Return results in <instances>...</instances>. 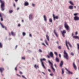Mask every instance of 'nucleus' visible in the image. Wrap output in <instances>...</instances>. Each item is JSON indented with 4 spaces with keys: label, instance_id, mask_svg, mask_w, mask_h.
<instances>
[{
    "label": "nucleus",
    "instance_id": "f257e3e1",
    "mask_svg": "<svg viewBox=\"0 0 79 79\" xmlns=\"http://www.w3.org/2000/svg\"><path fill=\"white\" fill-rule=\"evenodd\" d=\"M0 3H1V8L2 11L5 10V2L2 0H0Z\"/></svg>",
    "mask_w": 79,
    "mask_h": 79
},
{
    "label": "nucleus",
    "instance_id": "f03ea898",
    "mask_svg": "<svg viewBox=\"0 0 79 79\" xmlns=\"http://www.w3.org/2000/svg\"><path fill=\"white\" fill-rule=\"evenodd\" d=\"M64 58H66V60H68L69 58L68 57V54L66 52V51L65 50L64 51Z\"/></svg>",
    "mask_w": 79,
    "mask_h": 79
},
{
    "label": "nucleus",
    "instance_id": "7ed1b4c3",
    "mask_svg": "<svg viewBox=\"0 0 79 79\" xmlns=\"http://www.w3.org/2000/svg\"><path fill=\"white\" fill-rule=\"evenodd\" d=\"M65 44H66V45L67 47L68 50H69V47H68V44H69V47H72V46L71 45V44H70L69 42H67V41L66 40L65 41Z\"/></svg>",
    "mask_w": 79,
    "mask_h": 79
},
{
    "label": "nucleus",
    "instance_id": "20e7f679",
    "mask_svg": "<svg viewBox=\"0 0 79 79\" xmlns=\"http://www.w3.org/2000/svg\"><path fill=\"white\" fill-rule=\"evenodd\" d=\"M45 60H46L45 58L40 59V61L41 63V64L43 67V68H44V69H46V68H45V65H44V62H43L42 61L43 60L45 61Z\"/></svg>",
    "mask_w": 79,
    "mask_h": 79
},
{
    "label": "nucleus",
    "instance_id": "39448f33",
    "mask_svg": "<svg viewBox=\"0 0 79 79\" xmlns=\"http://www.w3.org/2000/svg\"><path fill=\"white\" fill-rule=\"evenodd\" d=\"M48 62L49 63V64H51V68L52 69V70L53 71H55V70L53 67V64H52V62H50V60H49L48 61Z\"/></svg>",
    "mask_w": 79,
    "mask_h": 79
},
{
    "label": "nucleus",
    "instance_id": "423d86ee",
    "mask_svg": "<svg viewBox=\"0 0 79 79\" xmlns=\"http://www.w3.org/2000/svg\"><path fill=\"white\" fill-rule=\"evenodd\" d=\"M64 27L66 29V30H69V27L68 25V24H67V23H66V22L65 23Z\"/></svg>",
    "mask_w": 79,
    "mask_h": 79
},
{
    "label": "nucleus",
    "instance_id": "0eeeda50",
    "mask_svg": "<svg viewBox=\"0 0 79 79\" xmlns=\"http://www.w3.org/2000/svg\"><path fill=\"white\" fill-rule=\"evenodd\" d=\"M61 33L63 37H65V36L64 35V34H66V30H64L63 31H61Z\"/></svg>",
    "mask_w": 79,
    "mask_h": 79
},
{
    "label": "nucleus",
    "instance_id": "6e6552de",
    "mask_svg": "<svg viewBox=\"0 0 79 79\" xmlns=\"http://www.w3.org/2000/svg\"><path fill=\"white\" fill-rule=\"evenodd\" d=\"M0 24L1 25V26L2 28H3L4 29V28H5V30H7V28H6V27L4 26L2 24V23L1 22H0Z\"/></svg>",
    "mask_w": 79,
    "mask_h": 79
},
{
    "label": "nucleus",
    "instance_id": "1a4fd4ad",
    "mask_svg": "<svg viewBox=\"0 0 79 79\" xmlns=\"http://www.w3.org/2000/svg\"><path fill=\"white\" fill-rule=\"evenodd\" d=\"M53 17L54 20H55V19H58V16H55L54 14H53Z\"/></svg>",
    "mask_w": 79,
    "mask_h": 79
},
{
    "label": "nucleus",
    "instance_id": "9d476101",
    "mask_svg": "<svg viewBox=\"0 0 79 79\" xmlns=\"http://www.w3.org/2000/svg\"><path fill=\"white\" fill-rule=\"evenodd\" d=\"M4 69L3 68H0V72L1 73H3V71H4Z\"/></svg>",
    "mask_w": 79,
    "mask_h": 79
},
{
    "label": "nucleus",
    "instance_id": "9b49d317",
    "mask_svg": "<svg viewBox=\"0 0 79 79\" xmlns=\"http://www.w3.org/2000/svg\"><path fill=\"white\" fill-rule=\"evenodd\" d=\"M67 71H68V73H69V74H73V73H72V72H70L67 69H65Z\"/></svg>",
    "mask_w": 79,
    "mask_h": 79
},
{
    "label": "nucleus",
    "instance_id": "f8f14e48",
    "mask_svg": "<svg viewBox=\"0 0 79 79\" xmlns=\"http://www.w3.org/2000/svg\"><path fill=\"white\" fill-rule=\"evenodd\" d=\"M73 66L75 69V70H76V69H77V68H76V65H75V64L74 63V62L73 63Z\"/></svg>",
    "mask_w": 79,
    "mask_h": 79
},
{
    "label": "nucleus",
    "instance_id": "ddd939ff",
    "mask_svg": "<svg viewBox=\"0 0 79 79\" xmlns=\"http://www.w3.org/2000/svg\"><path fill=\"white\" fill-rule=\"evenodd\" d=\"M49 55L51 57H53V53L52 52H51Z\"/></svg>",
    "mask_w": 79,
    "mask_h": 79
},
{
    "label": "nucleus",
    "instance_id": "4468645a",
    "mask_svg": "<svg viewBox=\"0 0 79 79\" xmlns=\"http://www.w3.org/2000/svg\"><path fill=\"white\" fill-rule=\"evenodd\" d=\"M46 37L48 41H50V39H49V36H48V35H46Z\"/></svg>",
    "mask_w": 79,
    "mask_h": 79
},
{
    "label": "nucleus",
    "instance_id": "2eb2a0df",
    "mask_svg": "<svg viewBox=\"0 0 79 79\" xmlns=\"http://www.w3.org/2000/svg\"><path fill=\"white\" fill-rule=\"evenodd\" d=\"M74 20H79V17L77 16H75L74 18Z\"/></svg>",
    "mask_w": 79,
    "mask_h": 79
},
{
    "label": "nucleus",
    "instance_id": "dca6fc26",
    "mask_svg": "<svg viewBox=\"0 0 79 79\" xmlns=\"http://www.w3.org/2000/svg\"><path fill=\"white\" fill-rule=\"evenodd\" d=\"M63 65V61H61L60 64V67H62Z\"/></svg>",
    "mask_w": 79,
    "mask_h": 79
},
{
    "label": "nucleus",
    "instance_id": "f3484780",
    "mask_svg": "<svg viewBox=\"0 0 79 79\" xmlns=\"http://www.w3.org/2000/svg\"><path fill=\"white\" fill-rule=\"evenodd\" d=\"M24 5L25 6H28L29 5V3L27 2H26L24 4Z\"/></svg>",
    "mask_w": 79,
    "mask_h": 79
},
{
    "label": "nucleus",
    "instance_id": "a211bd4d",
    "mask_svg": "<svg viewBox=\"0 0 79 79\" xmlns=\"http://www.w3.org/2000/svg\"><path fill=\"white\" fill-rule=\"evenodd\" d=\"M29 18L30 19H31L32 18V14H30L29 16Z\"/></svg>",
    "mask_w": 79,
    "mask_h": 79
},
{
    "label": "nucleus",
    "instance_id": "6ab92c4d",
    "mask_svg": "<svg viewBox=\"0 0 79 79\" xmlns=\"http://www.w3.org/2000/svg\"><path fill=\"white\" fill-rule=\"evenodd\" d=\"M69 9L70 10H73V6H69Z\"/></svg>",
    "mask_w": 79,
    "mask_h": 79
},
{
    "label": "nucleus",
    "instance_id": "aec40b11",
    "mask_svg": "<svg viewBox=\"0 0 79 79\" xmlns=\"http://www.w3.org/2000/svg\"><path fill=\"white\" fill-rule=\"evenodd\" d=\"M56 60L57 62H59L60 61V60L58 57H56Z\"/></svg>",
    "mask_w": 79,
    "mask_h": 79
},
{
    "label": "nucleus",
    "instance_id": "412c9836",
    "mask_svg": "<svg viewBox=\"0 0 79 79\" xmlns=\"http://www.w3.org/2000/svg\"><path fill=\"white\" fill-rule=\"evenodd\" d=\"M54 32L55 34V35H56V36L58 37V35L57 34V33H56V32L55 30H54Z\"/></svg>",
    "mask_w": 79,
    "mask_h": 79
},
{
    "label": "nucleus",
    "instance_id": "4be33fe9",
    "mask_svg": "<svg viewBox=\"0 0 79 79\" xmlns=\"http://www.w3.org/2000/svg\"><path fill=\"white\" fill-rule=\"evenodd\" d=\"M34 67L36 68V69H37V68H39V66L36 65V64L35 65Z\"/></svg>",
    "mask_w": 79,
    "mask_h": 79
},
{
    "label": "nucleus",
    "instance_id": "5701e85b",
    "mask_svg": "<svg viewBox=\"0 0 79 79\" xmlns=\"http://www.w3.org/2000/svg\"><path fill=\"white\" fill-rule=\"evenodd\" d=\"M44 42L46 45H48V43H47V40H45Z\"/></svg>",
    "mask_w": 79,
    "mask_h": 79
},
{
    "label": "nucleus",
    "instance_id": "b1692460",
    "mask_svg": "<svg viewBox=\"0 0 79 79\" xmlns=\"http://www.w3.org/2000/svg\"><path fill=\"white\" fill-rule=\"evenodd\" d=\"M11 34L12 35H15V33H14V32L13 31L11 32Z\"/></svg>",
    "mask_w": 79,
    "mask_h": 79
},
{
    "label": "nucleus",
    "instance_id": "393cba45",
    "mask_svg": "<svg viewBox=\"0 0 79 79\" xmlns=\"http://www.w3.org/2000/svg\"><path fill=\"white\" fill-rule=\"evenodd\" d=\"M69 3L71 5H74V4H73V3L72 2L69 1Z\"/></svg>",
    "mask_w": 79,
    "mask_h": 79
},
{
    "label": "nucleus",
    "instance_id": "a878e982",
    "mask_svg": "<svg viewBox=\"0 0 79 79\" xmlns=\"http://www.w3.org/2000/svg\"><path fill=\"white\" fill-rule=\"evenodd\" d=\"M44 20H47V17H46V16L45 15H44Z\"/></svg>",
    "mask_w": 79,
    "mask_h": 79
},
{
    "label": "nucleus",
    "instance_id": "bb28decb",
    "mask_svg": "<svg viewBox=\"0 0 79 79\" xmlns=\"http://www.w3.org/2000/svg\"><path fill=\"white\" fill-rule=\"evenodd\" d=\"M77 48L78 50H79V44H77Z\"/></svg>",
    "mask_w": 79,
    "mask_h": 79
},
{
    "label": "nucleus",
    "instance_id": "cd10ccee",
    "mask_svg": "<svg viewBox=\"0 0 79 79\" xmlns=\"http://www.w3.org/2000/svg\"><path fill=\"white\" fill-rule=\"evenodd\" d=\"M2 43H0V48H2Z\"/></svg>",
    "mask_w": 79,
    "mask_h": 79
},
{
    "label": "nucleus",
    "instance_id": "c85d7f7f",
    "mask_svg": "<svg viewBox=\"0 0 79 79\" xmlns=\"http://www.w3.org/2000/svg\"><path fill=\"white\" fill-rule=\"evenodd\" d=\"M62 74H64V70L63 69H62Z\"/></svg>",
    "mask_w": 79,
    "mask_h": 79
},
{
    "label": "nucleus",
    "instance_id": "c756f323",
    "mask_svg": "<svg viewBox=\"0 0 79 79\" xmlns=\"http://www.w3.org/2000/svg\"><path fill=\"white\" fill-rule=\"evenodd\" d=\"M23 36H25V35H26V33L23 32Z\"/></svg>",
    "mask_w": 79,
    "mask_h": 79
},
{
    "label": "nucleus",
    "instance_id": "7c9ffc66",
    "mask_svg": "<svg viewBox=\"0 0 79 79\" xmlns=\"http://www.w3.org/2000/svg\"><path fill=\"white\" fill-rule=\"evenodd\" d=\"M58 48H59V49H61V46H59L58 47Z\"/></svg>",
    "mask_w": 79,
    "mask_h": 79
},
{
    "label": "nucleus",
    "instance_id": "2f4dec72",
    "mask_svg": "<svg viewBox=\"0 0 79 79\" xmlns=\"http://www.w3.org/2000/svg\"><path fill=\"white\" fill-rule=\"evenodd\" d=\"M54 54L56 56H57V55H58V54L57 53V52H55Z\"/></svg>",
    "mask_w": 79,
    "mask_h": 79
},
{
    "label": "nucleus",
    "instance_id": "473e14b6",
    "mask_svg": "<svg viewBox=\"0 0 79 79\" xmlns=\"http://www.w3.org/2000/svg\"><path fill=\"white\" fill-rule=\"evenodd\" d=\"M9 12L10 13H13V10H9Z\"/></svg>",
    "mask_w": 79,
    "mask_h": 79
},
{
    "label": "nucleus",
    "instance_id": "72a5a7b5",
    "mask_svg": "<svg viewBox=\"0 0 79 79\" xmlns=\"http://www.w3.org/2000/svg\"><path fill=\"white\" fill-rule=\"evenodd\" d=\"M39 52H40V53L42 52V51L41 49H39Z\"/></svg>",
    "mask_w": 79,
    "mask_h": 79
},
{
    "label": "nucleus",
    "instance_id": "f704fd0d",
    "mask_svg": "<svg viewBox=\"0 0 79 79\" xmlns=\"http://www.w3.org/2000/svg\"><path fill=\"white\" fill-rule=\"evenodd\" d=\"M47 57H48V58H50V56L48 55L47 56Z\"/></svg>",
    "mask_w": 79,
    "mask_h": 79
},
{
    "label": "nucleus",
    "instance_id": "c9c22d12",
    "mask_svg": "<svg viewBox=\"0 0 79 79\" xmlns=\"http://www.w3.org/2000/svg\"><path fill=\"white\" fill-rule=\"evenodd\" d=\"M22 60H25V57H22Z\"/></svg>",
    "mask_w": 79,
    "mask_h": 79
},
{
    "label": "nucleus",
    "instance_id": "e433bc0d",
    "mask_svg": "<svg viewBox=\"0 0 79 79\" xmlns=\"http://www.w3.org/2000/svg\"><path fill=\"white\" fill-rule=\"evenodd\" d=\"M50 75L51 76H53V73L50 74Z\"/></svg>",
    "mask_w": 79,
    "mask_h": 79
},
{
    "label": "nucleus",
    "instance_id": "4c0bfd02",
    "mask_svg": "<svg viewBox=\"0 0 79 79\" xmlns=\"http://www.w3.org/2000/svg\"><path fill=\"white\" fill-rule=\"evenodd\" d=\"M22 77H23V78H24L25 79H26V78L24 76L22 75Z\"/></svg>",
    "mask_w": 79,
    "mask_h": 79
},
{
    "label": "nucleus",
    "instance_id": "58836bf2",
    "mask_svg": "<svg viewBox=\"0 0 79 79\" xmlns=\"http://www.w3.org/2000/svg\"><path fill=\"white\" fill-rule=\"evenodd\" d=\"M71 55H72L73 56V55H74V53H73L72 52L71 53Z\"/></svg>",
    "mask_w": 79,
    "mask_h": 79
},
{
    "label": "nucleus",
    "instance_id": "ea45409f",
    "mask_svg": "<svg viewBox=\"0 0 79 79\" xmlns=\"http://www.w3.org/2000/svg\"><path fill=\"white\" fill-rule=\"evenodd\" d=\"M19 73L20 74H23V73L21 71L19 72Z\"/></svg>",
    "mask_w": 79,
    "mask_h": 79
},
{
    "label": "nucleus",
    "instance_id": "a19ab883",
    "mask_svg": "<svg viewBox=\"0 0 79 79\" xmlns=\"http://www.w3.org/2000/svg\"><path fill=\"white\" fill-rule=\"evenodd\" d=\"M77 13L74 14V16H77Z\"/></svg>",
    "mask_w": 79,
    "mask_h": 79
},
{
    "label": "nucleus",
    "instance_id": "79ce46f5",
    "mask_svg": "<svg viewBox=\"0 0 79 79\" xmlns=\"http://www.w3.org/2000/svg\"><path fill=\"white\" fill-rule=\"evenodd\" d=\"M15 71H17V67L15 68Z\"/></svg>",
    "mask_w": 79,
    "mask_h": 79
},
{
    "label": "nucleus",
    "instance_id": "37998d69",
    "mask_svg": "<svg viewBox=\"0 0 79 79\" xmlns=\"http://www.w3.org/2000/svg\"><path fill=\"white\" fill-rule=\"evenodd\" d=\"M42 44L43 45H44V46H45V47H46V45H45V44L44 43H42Z\"/></svg>",
    "mask_w": 79,
    "mask_h": 79
},
{
    "label": "nucleus",
    "instance_id": "c03bdc74",
    "mask_svg": "<svg viewBox=\"0 0 79 79\" xmlns=\"http://www.w3.org/2000/svg\"><path fill=\"white\" fill-rule=\"evenodd\" d=\"M21 26V25H20V24H18V26L19 27H20V26Z\"/></svg>",
    "mask_w": 79,
    "mask_h": 79
},
{
    "label": "nucleus",
    "instance_id": "a18cd8bd",
    "mask_svg": "<svg viewBox=\"0 0 79 79\" xmlns=\"http://www.w3.org/2000/svg\"><path fill=\"white\" fill-rule=\"evenodd\" d=\"M49 22H50V23H52V20H49Z\"/></svg>",
    "mask_w": 79,
    "mask_h": 79
},
{
    "label": "nucleus",
    "instance_id": "49530a36",
    "mask_svg": "<svg viewBox=\"0 0 79 79\" xmlns=\"http://www.w3.org/2000/svg\"><path fill=\"white\" fill-rule=\"evenodd\" d=\"M48 71H49V72H51V71L50 69H48Z\"/></svg>",
    "mask_w": 79,
    "mask_h": 79
},
{
    "label": "nucleus",
    "instance_id": "de8ad7c7",
    "mask_svg": "<svg viewBox=\"0 0 79 79\" xmlns=\"http://www.w3.org/2000/svg\"><path fill=\"white\" fill-rule=\"evenodd\" d=\"M32 6H35V5L34 4H32Z\"/></svg>",
    "mask_w": 79,
    "mask_h": 79
},
{
    "label": "nucleus",
    "instance_id": "09e8293b",
    "mask_svg": "<svg viewBox=\"0 0 79 79\" xmlns=\"http://www.w3.org/2000/svg\"><path fill=\"white\" fill-rule=\"evenodd\" d=\"M29 36L30 37H32V35L31 34H30Z\"/></svg>",
    "mask_w": 79,
    "mask_h": 79
},
{
    "label": "nucleus",
    "instance_id": "8fccbe9b",
    "mask_svg": "<svg viewBox=\"0 0 79 79\" xmlns=\"http://www.w3.org/2000/svg\"><path fill=\"white\" fill-rule=\"evenodd\" d=\"M59 56L60 58H61V55L60 54L59 55Z\"/></svg>",
    "mask_w": 79,
    "mask_h": 79
},
{
    "label": "nucleus",
    "instance_id": "3c124183",
    "mask_svg": "<svg viewBox=\"0 0 79 79\" xmlns=\"http://www.w3.org/2000/svg\"><path fill=\"white\" fill-rule=\"evenodd\" d=\"M19 7H18V8H17V10H19Z\"/></svg>",
    "mask_w": 79,
    "mask_h": 79
},
{
    "label": "nucleus",
    "instance_id": "603ef678",
    "mask_svg": "<svg viewBox=\"0 0 79 79\" xmlns=\"http://www.w3.org/2000/svg\"><path fill=\"white\" fill-rule=\"evenodd\" d=\"M72 36H73V35H74V34L73 33H72Z\"/></svg>",
    "mask_w": 79,
    "mask_h": 79
},
{
    "label": "nucleus",
    "instance_id": "864d4df0",
    "mask_svg": "<svg viewBox=\"0 0 79 79\" xmlns=\"http://www.w3.org/2000/svg\"><path fill=\"white\" fill-rule=\"evenodd\" d=\"M75 34L76 35H77V32H76Z\"/></svg>",
    "mask_w": 79,
    "mask_h": 79
},
{
    "label": "nucleus",
    "instance_id": "5fc2aeb1",
    "mask_svg": "<svg viewBox=\"0 0 79 79\" xmlns=\"http://www.w3.org/2000/svg\"><path fill=\"white\" fill-rule=\"evenodd\" d=\"M15 2H17V1H18V0H15Z\"/></svg>",
    "mask_w": 79,
    "mask_h": 79
},
{
    "label": "nucleus",
    "instance_id": "6e6d98bb",
    "mask_svg": "<svg viewBox=\"0 0 79 79\" xmlns=\"http://www.w3.org/2000/svg\"><path fill=\"white\" fill-rule=\"evenodd\" d=\"M17 76H19V77H21V76L20 75H19L18 74H17Z\"/></svg>",
    "mask_w": 79,
    "mask_h": 79
},
{
    "label": "nucleus",
    "instance_id": "4d7b16f0",
    "mask_svg": "<svg viewBox=\"0 0 79 79\" xmlns=\"http://www.w3.org/2000/svg\"><path fill=\"white\" fill-rule=\"evenodd\" d=\"M1 20H3V18H2V17H1Z\"/></svg>",
    "mask_w": 79,
    "mask_h": 79
},
{
    "label": "nucleus",
    "instance_id": "13d9d810",
    "mask_svg": "<svg viewBox=\"0 0 79 79\" xmlns=\"http://www.w3.org/2000/svg\"><path fill=\"white\" fill-rule=\"evenodd\" d=\"M9 35H11V34H10V33H9Z\"/></svg>",
    "mask_w": 79,
    "mask_h": 79
},
{
    "label": "nucleus",
    "instance_id": "bf43d9fd",
    "mask_svg": "<svg viewBox=\"0 0 79 79\" xmlns=\"http://www.w3.org/2000/svg\"><path fill=\"white\" fill-rule=\"evenodd\" d=\"M56 44H58V41L56 42Z\"/></svg>",
    "mask_w": 79,
    "mask_h": 79
},
{
    "label": "nucleus",
    "instance_id": "052dcab7",
    "mask_svg": "<svg viewBox=\"0 0 79 79\" xmlns=\"http://www.w3.org/2000/svg\"><path fill=\"white\" fill-rule=\"evenodd\" d=\"M17 47H18V46H17V45H16V48Z\"/></svg>",
    "mask_w": 79,
    "mask_h": 79
},
{
    "label": "nucleus",
    "instance_id": "680f3d73",
    "mask_svg": "<svg viewBox=\"0 0 79 79\" xmlns=\"http://www.w3.org/2000/svg\"><path fill=\"white\" fill-rule=\"evenodd\" d=\"M14 6L15 7V4H14Z\"/></svg>",
    "mask_w": 79,
    "mask_h": 79
},
{
    "label": "nucleus",
    "instance_id": "e2e57ef3",
    "mask_svg": "<svg viewBox=\"0 0 79 79\" xmlns=\"http://www.w3.org/2000/svg\"><path fill=\"white\" fill-rule=\"evenodd\" d=\"M74 7L75 8H76V6H74Z\"/></svg>",
    "mask_w": 79,
    "mask_h": 79
},
{
    "label": "nucleus",
    "instance_id": "0e129e2a",
    "mask_svg": "<svg viewBox=\"0 0 79 79\" xmlns=\"http://www.w3.org/2000/svg\"><path fill=\"white\" fill-rule=\"evenodd\" d=\"M2 16V15H1V14H0V17H1Z\"/></svg>",
    "mask_w": 79,
    "mask_h": 79
},
{
    "label": "nucleus",
    "instance_id": "69168bd1",
    "mask_svg": "<svg viewBox=\"0 0 79 79\" xmlns=\"http://www.w3.org/2000/svg\"><path fill=\"white\" fill-rule=\"evenodd\" d=\"M49 20H52V19H49Z\"/></svg>",
    "mask_w": 79,
    "mask_h": 79
},
{
    "label": "nucleus",
    "instance_id": "338daca9",
    "mask_svg": "<svg viewBox=\"0 0 79 79\" xmlns=\"http://www.w3.org/2000/svg\"><path fill=\"white\" fill-rule=\"evenodd\" d=\"M55 66V67H56V64H55L54 65Z\"/></svg>",
    "mask_w": 79,
    "mask_h": 79
},
{
    "label": "nucleus",
    "instance_id": "774afa93",
    "mask_svg": "<svg viewBox=\"0 0 79 79\" xmlns=\"http://www.w3.org/2000/svg\"><path fill=\"white\" fill-rule=\"evenodd\" d=\"M22 22H24V20H22Z\"/></svg>",
    "mask_w": 79,
    "mask_h": 79
}]
</instances>
